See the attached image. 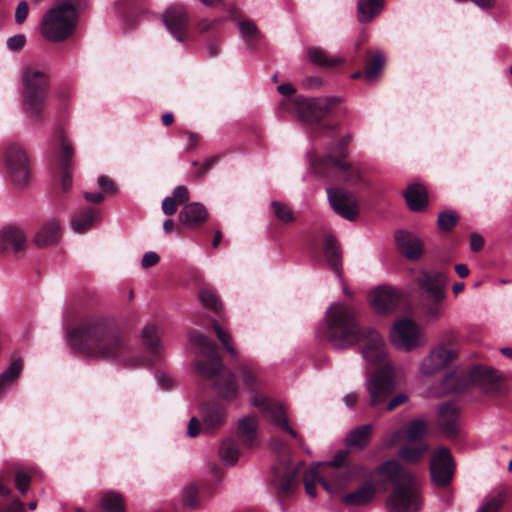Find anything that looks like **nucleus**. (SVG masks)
Returning a JSON list of instances; mask_svg holds the SVG:
<instances>
[{
	"label": "nucleus",
	"instance_id": "4be33fe9",
	"mask_svg": "<svg viewBox=\"0 0 512 512\" xmlns=\"http://www.w3.org/2000/svg\"><path fill=\"white\" fill-rule=\"evenodd\" d=\"M459 412L452 403H446L439 406L438 409V426L441 432L448 438L457 436Z\"/></svg>",
	"mask_w": 512,
	"mask_h": 512
},
{
	"label": "nucleus",
	"instance_id": "864d4df0",
	"mask_svg": "<svg viewBox=\"0 0 512 512\" xmlns=\"http://www.w3.org/2000/svg\"><path fill=\"white\" fill-rule=\"evenodd\" d=\"M458 376L454 373H450L445 376L442 381L443 389L440 392L435 393L436 395L457 392L462 389V387L457 385Z\"/></svg>",
	"mask_w": 512,
	"mask_h": 512
},
{
	"label": "nucleus",
	"instance_id": "393cba45",
	"mask_svg": "<svg viewBox=\"0 0 512 512\" xmlns=\"http://www.w3.org/2000/svg\"><path fill=\"white\" fill-rule=\"evenodd\" d=\"M59 141L60 147L55 151V157L63 170L62 188L63 190H68L72 186V179L68 168L70 167V161L73 157V149L63 132L60 133Z\"/></svg>",
	"mask_w": 512,
	"mask_h": 512
},
{
	"label": "nucleus",
	"instance_id": "a211bd4d",
	"mask_svg": "<svg viewBox=\"0 0 512 512\" xmlns=\"http://www.w3.org/2000/svg\"><path fill=\"white\" fill-rule=\"evenodd\" d=\"M303 463L297 467L291 466L289 462H279L273 468L272 483L280 494H289L295 491L298 486L296 475Z\"/></svg>",
	"mask_w": 512,
	"mask_h": 512
},
{
	"label": "nucleus",
	"instance_id": "79ce46f5",
	"mask_svg": "<svg viewBox=\"0 0 512 512\" xmlns=\"http://www.w3.org/2000/svg\"><path fill=\"white\" fill-rule=\"evenodd\" d=\"M427 432V423L423 419H415L409 423L405 430L406 439L408 442L419 443L423 442L422 438Z\"/></svg>",
	"mask_w": 512,
	"mask_h": 512
},
{
	"label": "nucleus",
	"instance_id": "473e14b6",
	"mask_svg": "<svg viewBox=\"0 0 512 512\" xmlns=\"http://www.w3.org/2000/svg\"><path fill=\"white\" fill-rule=\"evenodd\" d=\"M258 420L254 416H245L238 422L237 433L244 445L252 446L257 439Z\"/></svg>",
	"mask_w": 512,
	"mask_h": 512
},
{
	"label": "nucleus",
	"instance_id": "a18cd8bd",
	"mask_svg": "<svg viewBox=\"0 0 512 512\" xmlns=\"http://www.w3.org/2000/svg\"><path fill=\"white\" fill-rule=\"evenodd\" d=\"M199 298L201 303L215 312L222 309V304L216 292L210 287H202L199 291Z\"/></svg>",
	"mask_w": 512,
	"mask_h": 512
},
{
	"label": "nucleus",
	"instance_id": "37998d69",
	"mask_svg": "<svg viewBox=\"0 0 512 512\" xmlns=\"http://www.w3.org/2000/svg\"><path fill=\"white\" fill-rule=\"evenodd\" d=\"M428 450V445L425 442L416 443L415 447L409 445L404 446L399 451V456L407 462H418L423 454Z\"/></svg>",
	"mask_w": 512,
	"mask_h": 512
},
{
	"label": "nucleus",
	"instance_id": "0e129e2a",
	"mask_svg": "<svg viewBox=\"0 0 512 512\" xmlns=\"http://www.w3.org/2000/svg\"><path fill=\"white\" fill-rule=\"evenodd\" d=\"M25 42V36L22 34H17L7 39V47L10 50H18L25 45Z\"/></svg>",
	"mask_w": 512,
	"mask_h": 512
},
{
	"label": "nucleus",
	"instance_id": "774afa93",
	"mask_svg": "<svg viewBox=\"0 0 512 512\" xmlns=\"http://www.w3.org/2000/svg\"><path fill=\"white\" fill-rule=\"evenodd\" d=\"M0 512H24V506L23 503L20 500H15L13 503L0 510Z\"/></svg>",
	"mask_w": 512,
	"mask_h": 512
},
{
	"label": "nucleus",
	"instance_id": "e2e57ef3",
	"mask_svg": "<svg viewBox=\"0 0 512 512\" xmlns=\"http://www.w3.org/2000/svg\"><path fill=\"white\" fill-rule=\"evenodd\" d=\"M162 211L168 216L173 215L177 211V202L173 197L168 196L163 199Z\"/></svg>",
	"mask_w": 512,
	"mask_h": 512
},
{
	"label": "nucleus",
	"instance_id": "5701e85b",
	"mask_svg": "<svg viewBox=\"0 0 512 512\" xmlns=\"http://www.w3.org/2000/svg\"><path fill=\"white\" fill-rule=\"evenodd\" d=\"M204 431L219 429L226 421L227 408L223 404L212 402L201 407Z\"/></svg>",
	"mask_w": 512,
	"mask_h": 512
},
{
	"label": "nucleus",
	"instance_id": "3c124183",
	"mask_svg": "<svg viewBox=\"0 0 512 512\" xmlns=\"http://www.w3.org/2000/svg\"><path fill=\"white\" fill-rule=\"evenodd\" d=\"M71 96V88L68 85H60L53 91L52 99L56 101L60 109H65Z\"/></svg>",
	"mask_w": 512,
	"mask_h": 512
},
{
	"label": "nucleus",
	"instance_id": "4c0bfd02",
	"mask_svg": "<svg viewBox=\"0 0 512 512\" xmlns=\"http://www.w3.org/2000/svg\"><path fill=\"white\" fill-rule=\"evenodd\" d=\"M309 60L315 65L325 67H335L343 62L340 56H329L318 47H311L307 50Z\"/></svg>",
	"mask_w": 512,
	"mask_h": 512
},
{
	"label": "nucleus",
	"instance_id": "72a5a7b5",
	"mask_svg": "<svg viewBox=\"0 0 512 512\" xmlns=\"http://www.w3.org/2000/svg\"><path fill=\"white\" fill-rule=\"evenodd\" d=\"M385 0H358V20L367 23L383 10Z\"/></svg>",
	"mask_w": 512,
	"mask_h": 512
},
{
	"label": "nucleus",
	"instance_id": "9b49d317",
	"mask_svg": "<svg viewBox=\"0 0 512 512\" xmlns=\"http://www.w3.org/2000/svg\"><path fill=\"white\" fill-rule=\"evenodd\" d=\"M366 473L367 470L362 464L339 469H322L319 470L315 485L320 483L329 494L335 495L346 488L353 479L364 477Z\"/></svg>",
	"mask_w": 512,
	"mask_h": 512
},
{
	"label": "nucleus",
	"instance_id": "6e6552de",
	"mask_svg": "<svg viewBox=\"0 0 512 512\" xmlns=\"http://www.w3.org/2000/svg\"><path fill=\"white\" fill-rule=\"evenodd\" d=\"M7 178L14 187L23 188L30 180V161L27 150L20 143H9L3 150Z\"/></svg>",
	"mask_w": 512,
	"mask_h": 512
},
{
	"label": "nucleus",
	"instance_id": "f3484780",
	"mask_svg": "<svg viewBox=\"0 0 512 512\" xmlns=\"http://www.w3.org/2000/svg\"><path fill=\"white\" fill-rule=\"evenodd\" d=\"M354 464H350L347 462V452L344 450L338 451L333 459L328 462H317L310 466L309 470L305 473L303 482L305 485L306 493L311 496H316L315 491V480L318 478L319 470L322 469H339L345 468L346 466H353Z\"/></svg>",
	"mask_w": 512,
	"mask_h": 512
},
{
	"label": "nucleus",
	"instance_id": "338daca9",
	"mask_svg": "<svg viewBox=\"0 0 512 512\" xmlns=\"http://www.w3.org/2000/svg\"><path fill=\"white\" fill-rule=\"evenodd\" d=\"M483 246V239L478 234H472L470 237V248L472 251H478Z\"/></svg>",
	"mask_w": 512,
	"mask_h": 512
},
{
	"label": "nucleus",
	"instance_id": "8fccbe9b",
	"mask_svg": "<svg viewBox=\"0 0 512 512\" xmlns=\"http://www.w3.org/2000/svg\"><path fill=\"white\" fill-rule=\"evenodd\" d=\"M458 221V214L453 210H445L441 212L437 219V224L441 230H451Z\"/></svg>",
	"mask_w": 512,
	"mask_h": 512
},
{
	"label": "nucleus",
	"instance_id": "b1692460",
	"mask_svg": "<svg viewBox=\"0 0 512 512\" xmlns=\"http://www.w3.org/2000/svg\"><path fill=\"white\" fill-rule=\"evenodd\" d=\"M395 241L409 260H418L423 254V244L419 237L407 231H397Z\"/></svg>",
	"mask_w": 512,
	"mask_h": 512
},
{
	"label": "nucleus",
	"instance_id": "f704fd0d",
	"mask_svg": "<svg viewBox=\"0 0 512 512\" xmlns=\"http://www.w3.org/2000/svg\"><path fill=\"white\" fill-rule=\"evenodd\" d=\"M99 212L94 208H87L84 211L75 214L71 220V226L74 232L83 233L90 229L98 219Z\"/></svg>",
	"mask_w": 512,
	"mask_h": 512
},
{
	"label": "nucleus",
	"instance_id": "f8f14e48",
	"mask_svg": "<svg viewBox=\"0 0 512 512\" xmlns=\"http://www.w3.org/2000/svg\"><path fill=\"white\" fill-rule=\"evenodd\" d=\"M338 100L333 97L302 98L293 103V109L298 116L306 122L319 121L324 118L337 105Z\"/></svg>",
	"mask_w": 512,
	"mask_h": 512
},
{
	"label": "nucleus",
	"instance_id": "0eeeda50",
	"mask_svg": "<svg viewBox=\"0 0 512 512\" xmlns=\"http://www.w3.org/2000/svg\"><path fill=\"white\" fill-rule=\"evenodd\" d=\"M78 24V12L69 1L60 2L49 8L41 17V36L50 42L59 43L70 38Z\"/></svg>",
	"mask_w": 512,
	"mask_h": 512
},
{
	"label": "nucleus",
	"instance_id": "412c9836",
	"mask_svg": "<svg viewBox=\"0 0 512 512\" xmlns=\"http://www.w3.org/2000/svg\"><path fill=\"white\" fill-rule=\"evenodd\" d=\"M370 305L378 313H388L396 308L400 300V293L389 286L374 288L368 296Z\"/></svg>",
	"mask_w": 512,
	"mask_h": 512
},
{
	"label": "nucleus",
	"instance_id": "6ab92c4d",
	"mask_svg": "<svg viewBox=\"0 0 512 512\" xmlns=\"http://www.w3.org/2000/svg\"><path fill=\"white\" fill-rule=\"evenodd\" d=\"M416 282L425 293L422 297H437L439 300H445L447 285L445 273L441 271H424L417 277Z\"/></svg>",
	"mask_w": 512,
	"mask_h": 512
},
{
	"label": "nucleus",
	"instance_id": "09e8293b",
	"mask_svg": "<svg viewBox=\"0 0 512 512\" xmlns=\"http://www.w3.org/2000/svg\"><path fill=\"white\" fill-rule=\"evenodd\" d=\"M271 208H272L274 215L281 222L288 224V223H292L295 221V216H294L293 211L286 204L281 203L279 201H272Z\"/></svg>",
	"mask_w": 512,
	"mask_h": 512
},
{
	"label": "nucleus",
	"instance_id": "a878e982",
	"mask_svg": "<svg viewBox=\"0 0 512 512\" xmlns=\"http://www.w3.org/2000/svg\"><path fill=\"white\" fill-rule=\"evenodd\" d=\"M208 218L206 207L199 202H191L182 207L179 213L180 222L187 228H195Z\"/></svg>",
	"mask_w": 512,
	"mask_h": 512
},
{
	"label": "nucleus",
	"instance_id": "13d9d810",
	"mask_svg": "<svg viewBox=\"0 0 512 512\" xmlns=\"http://www.w3.org/2000/svg\"><path fill=\"white\" fill-rule=\"evenodd\" d=\"M28 13H29V7H28V4L26 1H21L17 7H16V10H15V21L16 23L18 24H21L23 23L27 16H28Z\"/></svg>",
	"mask_w": 512,
	"mask_h": 512
},
{
	"label": "nucleus",
	"instance_id": "e433bc0d",
	"mask_svg": "<svg viewBox=\"0 0 512 512\" xmlns=\"http://www.w3.org/2000/svg\"><path fill=\"white\" fill-rule=\"evenodd\" d=\"M405 199L411 210L418 211L427 205V193L424 186L414 184L407 188Z\"/></svg>",
	"mask_w": 512,
	"mask_h": 512
},
{
	"label": "nucleus",
	"instance_id": "5fc2aeb1",
	"mask_svg": "<svg viewBox=\"0 0 512 512\" xmlns=\"http://www.w3.org/2000/svg\"><path fill=\"white\" fill-rule=\"evenodd\" d=\"M15 485L21 494H25L30 486V476L22 471L17 472L15 476Z\"/></svg>",
	"mask_w": 512,
	"mask_h": 512
},
{
	"label": "nucleus",
	"instance_id": "bf43d9fd",
	"mask_svg": "<svg viewBox=\"0 0 512 512\" xmlns=\"http://www.w3.org/2000/svg\"><path fill=\"white\" fill-rule=\"evenodd\" d=\"M202 429L203 423H201V421L198 418L192 417L188 423L187 435L190 437H196L200 434Z\"/></svg>",
	"mask_w": 512,
	"mask_h": 512
},
{
	"label": "nucleus",
	"instance_id": "9d476101",
	"mask_svg": "<svg viewBox=\"0 0 512 512\" xmlns=\"http://www.w3.org/2000/svg\"><path fill=\"white\" fill-rule=\"evenodd\" d=\"M350 141V136L343 137L336 148L321 160V164L332 169L348 185H357L363 181L361 169L358 165L346 163L341 159L347 155L346 146Z\"/></svg>",
	"mask_w": 512,
	"mask_h": 512
},
{
	"label": "nucleus",
	"instance_id": "aec40b11",
	"mask_svg": "<svg viewBox=\"0 0 512 512\" xmlns=\"http://www.w3.org/2000/svg\"><path fill=\"white\" fill-rule=\"evenodd\" d=\"M467 378L469 383L478 385L486 393L497 395L501 392L498 384L500 376L490 367L474 366L469 370Z\"/></svg>",
	"mask_w": 512,
	"mask_h": 512
},
{
	"label": "nucleus",
	"instance_id": "c03bdc74",
	"mask_svg": "<svg viewBox=\"0 0 512 512\" xmlns=\"http://www.w3.org/2000/svg\"><path fill=\"white\" fill-rule=\"evenodd\" d=\"M241 38L248 44L252 45L260 37V32L256 24L251 20H242L238 23Z\"/></svg>",
	"mask_w": 512,
	"mask_h": 512
},
{
	"label": "nucleus",
	"instance_id": "c9c22d12",
	"mask_svg": "<svg viewBox=\"0 0 512 512\" xmlns=\"http://www.w3.org/2000/svg\"><path fill=\"white\" fill-rule=\"evenodd\" d=\"M444 301L437 297H422L421 310L427 321H437L444 314Z\"/></svg>",
	"mask_w": 512,
	"mask_h": 512
},
{
	"label": "nucleus",
	"instance_id": "ea45409f",
	"mask_svg": "<svg viewBox=\"0 0 512 512\" xmlns=\"http://www.w3.org/2000/svg\"><path fill=\"white\" fill-rule=\"evenodd\" d=\"M219 456L224 465L233 466L239 458L237 443L232 439H225L219 448Z\"/></svg>",
	"mask_w": 512,
	"mask_h": 512
},
{
	"label": "nucleus",
	"instance_id": "58836bf2",
	"mask_svg": "<svg viewBox=\"0 0 512 512\" xmlns=\"http://www.w3.org/2000/svg\"><path fill=\"white\" fill-rule=\"evenodd\" d=\"M371 424H366L351 431L346 437V444L349 447L364 448L370 441Z\"/></svg>",
	"mask_w": 512,
	"mask_h": 512
},
{
	"label": "nucleus",
	"instance_id": "dca6fc26",
	"mask_svg": "<svg viewBox=\"0 0 512 512\" xmlns=\"http://www.w3.org/2000/svg\"><path fill=\"white\" fill-rule=\"evenodd\" d=\"M162 22L170 35L178 42H183L188 34L189 17L186 9L172 5L162 15Z\"/></svg>",
	"mask_w": 512,
	"mask_h": 512
},
{
	"label": "nucleus",
	"instance_id": "603ef678",
	"mask_svg": "<svg viewBox=\"0 0 512 512\" xmlns=\"http://www.w3.org/2000/svg\"><path fill=\"white\" fill-rule=\"evenodd\" d=\"M214 331L227 352L232 357L236 356V350L231 343L232 339L229 332L221 327L217 322H214Z\"/></svg>",
	"mask_w": 512,
	"mask_h": 512
},
{
	"label": "nucleus",
	"instance_id": "c756f323",
	"mask_svg": "<svg viewBox=\"0 0 512 512\" xmlns=\"http://www.w3.org/2000/svg\"><path fill=\"white\" fill-rule=\"evenodd\" d=\"M141 337L143 345L150 354L155 357L162 355L164 347L159 336L158 328L155 325L147 324L142 330Z\"/></svg>",
	"mask_w": 512,
	"mask_h": 512
},
{
	"label": "nucleus",
	"instance_id": "20e7f679",
	"mask_svg": "<svg viewBox=\"0 0 512 512\" xmlns=\"http://www.w3.org/2000/svg\"><path fill=\"white\" fill-rule=\"evenodd\" d=\"M377 473L394 485L386 501L388 512H418L421 507L419 485L416 477L397 461L388 460L377 468Z\"/></svg>",
	"mask_w": 512,
	"mask_h": 512
},
{
	"label": "nucleus",
	"instance_id": "f257e3e1",
	"mask_svg": "<svg viewBox=\"0 0 512 512\" xmlns=\"http://www.w3.org/2000/svg\"><path fill=\"white\" fill-rule=\"evenodd\" d=\"M325 328L319 337L336 349H346L362 343L361 354L368 368L375 371L367 374L365 387L369 394V405L377 407L385 403L395 390V366L389 359L387 347L381 334L357 323L353 310L343 302L331 304L326 310Z\"/></svg>",
	"mask_w": 512,
	"mask_h": 512
},
{
	"label": "nucleus",
	"instance_id": "7ed1b4c3",
	"mask_svg": "<svg viewBox=\"0 0 512 512\" xmlns=\"http://www.w3.org/2000/svg\"><path fill=\"white\" fill-rule=\"evenodd\" d=\"M191 343L197 349L195 370L204 379L212 380L218 396L226 401L238 397L239 385L236 376L222 367V361L215 350L214 344L205 335L193 333Z\"/></svg>",
	"mask_w": 512,
	"mask_h": 512
},
{
	"label": "nucleus",
	"instance_id": "bb28decb",
	"mask_svg": "<svg viewBox=\"0 0 512 512\" xmlns=\"http://www.w3.org/2000/svg\"><path fill=\"white\" fill-rule=\"evenodd\" d=\"M2 250H10L18 254L26 248V236L23 230L16 226H8L1 233Z\"/></svg>",
	"mask_w": 512,
	"mask_h": 512
},
{
	"label": "nucleus",
	"instance_id": "cd10ccee",
	"mask_svg": "<svg viewBox=\"0 0 512 512\" xmlns=\"http://www.w3.org/2000/svg\"><path fill=\"white\" fill-rule=\"evenodd\" d=\"M376 494V487L371 482H366L358 489L346 494L342 502L346 506H363L370 503Z\"/></svg>",
	"mask_w": 512,
	"mask_h": 512
},
{
	"label": "nucleus",
	"instance_id": "69168bd1",
	"mask_svg": "<svg viewBox=\"0 0 512 512\" xmlns=\"http://www.w3.org/2000/svg\"><path fill=\"white\" fill-rule=\"evenodd\" d=\"M159 262V256L153 251L146 252L142 258L141 265L143 268H149Z\"/></svg>",
	"mask_w": 512,
	"mask_h": 512
},
{
	"label": "nucleus",
	"instance_id": "2f4dec72",
	"mask_svg": "<svg viewBox=\"0 0 512 512\" xmlns=\"http://www.w3.org/2000/svg\"><path fill=\"white\" fill-rule=\"evenodd\" d=\"M22 369L23 362L20 358H17L0 374V397L5 395L8 389L17 383Z\"/></svg>",
	"mask_w": 512,
	"mask_h": 512
},
{
	"label": "nucleus",
	"instance_id": "7c9ffc66",
	"mask_svg": "<svg viewBox=\"0 0 512 512\" xmlns=\"http://www.w3.org/2000/svg\"><path fill=\"white\" fill-rule=\"evenodd\" d=\"M324 254L332 270L341 278V251L337 240L332 235L324 237Z\"/></svg>",
	"mask_w": 512,
	"mask_h": 512
},
{
	"label": "nucleus",
	"instance_id": "f03ea898",
	"mask_svg": "<svg viewBox=\"0 0 512 512\" xmlns=\"http://www.w3.org/2000/svg\"><path fill=\"white\" fill-rule=\"evenodd\" d=\"M70 347L93 359H113L126 367L146 366L150 360L135 354L109 323L102 319L81 323L67 334Z\"/></svg>",
	"mask_w": 512,
	"mask_h": 512
},
{
	"label": "nucleus",
	"instance_id": "4468645a",
	"mask_svg": "<svg viewBox=\"0 0 512 512\" xmlns=\"http://www.w3.org/2000/svg\"><path fill=\"white\" fill-rule=\"evenodd\" d=\"M332 209L344 219L354 221L359 215V204L354 194L341 188H327Z\"/></svg>",
	"mask_w": 512,
	"mask_h": 512
},
{
	"label": "nucleus",
	"instance_id": "39448f33",
	"mask_svg": "<svg viewBox=\"0 0 512 512\" xmlns=\"http://www.w3.org/2000/svg\"><path fill=\"white\" fill-rule=\"evenodd\" d=\"M22 106L28 117L39 122L46 111L50 74L46 67L39 64H27L20 72Z\"/></svg>",
	"mask_w": 512,
	"mask_h": 512
},
{
	"label": "nucleus",
	"instance_id": "de8ad7c7",
	"mask_svg": "<svg viewBox=\"0 0 512 512\" xmlns=\"http://www.w3.org/2000/svg\"><path fill=\"white\" fill-rule=\"evenodd\" d=\"M384 60V55L381 52L375 54L372 61L367 65L364 71V78L366 81L373 82L377 79L384 66Z\"/></svg>",
	"mask_w": 512,
	"mask_h": 512
},
{
	"label": "nucleus",
	"instance_id": "052dcab7",
	"mask_svg": "<svg viewBox=\"0 0 512 512\" xmlns=\"http://www.w3.org/2000/svg\"><path fill=\"white\" fill-rule=\"evenodd\" d=\"M176 202L183 203L189 200V191L186 186L179 185L174 188L172 196Z\"/></svg>",
	"mask_w": 512,
	"mask_h": 512
},
{
	"label": "nucleus",
	"instance_id": "680f3d73",
	"mask_svg": "<svg viewBox=\"0 0 512 512\" xmlns=\"http://www.w3.org/2000/svg\"><path fill=\"white\" fill-rule=\"evenodd\" d=\"M408 401V396L405 393H399L392 397L386 404V411H392L399 405H402Z\"/></svg>",
	"mask_w": 512,
	"mask_h": 512
},
{
	"label": "nucleus",
	"instance_id": "1a4fd4ad",
	"mask_svg": "<svg viewBox=\"0 0 512 512\" xmlns=\"http://www.w3.org/2000/svg\"><path fill=\"white\" fill-rule=\"evenodd\" d=\"M389 340L399 350L410 352L428 342L422 328L409 318L396 321L390 329Z\"/></svg>",
	"mask_w": 512,
	"mask_h": 512
},
{
	"label": "nucleus",
	"instance_id": "4d7b16f0",
	"mask_svg": "<svg viewBox=\"0 0 512 512\" xmlns=\"http://www.w3.org/2000/svg\"><path fill=\"white\" fill-rule=\"evenodd\" d=\"M183 503L188 507H195L198 503L195 487H187L183 491Z\"/></svg>",
	"mask_w": 512,
	"mask_h": 512
},
{
	"label": "nucleus",
	"instance_id": "c85d7f7f",
	"mask_svg": "<svg viewBox=\"0 0 512 512\" xmlns=\"http://www.w3.org/2000/svg\"><path fill=\"white\" fill-rule=\"evenodd\" d=\"M60 236V224L56 219L52 218L40 228L34 238V242L38 247H47L55 244Z\"/></svg>",
	"mask_w": 512,
	"mask_h": 512
},
{
	"label": "nucleus",
	"instance_id": "ddd939ff",
	"mask_svg": "<svg viewBox=\"0 0 512 512\" xmlns=\"http://www.w3.org/2000/svg\"><path fill=\"white\" fill-rule=\"evenodd\" d=\"M458 355V351L446 343L431 348L420 363L419 370L424 376H432L446 368Z\"/></svg>",
	"mask_w": 512,
	"mask_h": 512
},
{
	"label": "nucleus",
	"instance_id": "a19ab883",
	"mask_svg": "<svg viewBox=\"0 0 512 512\" xmlns=\"http://www.w3.org/2000/svg\"><path fill=\"white\" fill-rule=\"evenodd\" d=\"M101 506L108 512H125L123 496L114 491H109L102 496Z\"/></svg>",
	"mask_w": 512,
	"mask_h": 512
},
{
	"label": "nucleus",
	"instance_id": "49530a36",
	"mask_svg": "<svg viewBox=\"0 0 512 512\" xmlns=\"http://www.w3.org/2000/svg\"><path fill=\"white\" fill-rule=\"evenodd\" d=\"M505 492L498 490L486 498L484 504L477 512H499L505 500Z\"/></svg>",
	"mask_w": 512,
	"mask_h": 512
},
{
	"label": "nucleus",
	"instance_id": "2eb2a0df",
	"mask_svg": "<svg viewBox=\"0 0 512 512\" xmlns=\"http://www.w3.org/2000/svg\"><path fill=\"white\" fill-rule=\"evenodd\" d=\"M431 479L436 486L448 485L454 475V461L450 451L439 448L430 463Z\"/></svg>",
	"mask_w": 512,
	"mask_h": 512
},
{
	"label": "nucleus",
	"instance_id": "6e6d98bb",
	"mask_svg": "<svg viewBox=\"0 0 512 512\" xmlns=\"http://www.w3.org/2000/svg\"><path fill=\"white\" fill-rule=\"evenodd\" d=\"M221 21V18H215L213 20L202 19L198 22L197 28L200 33H206L208 31L215 30Z\"/></svg>",
	"mask_w": 512,
	"mask_h": 512
},
{
	"label": "nucleus",
	"instance_id": "423d86ee",
	"mask_svg": "<svg viewBox=\"0 0 512 512\" xmlns=\"http://www.w3.org/2000/svg\"><path fill=\"white\" fill-rule=\"evenodd\" d=\"M239 376L243 387L252 391L249 399L250 404L256 407L261 415L272 425L281 431L287 432L291 437L298 439L297 432L289 425L283 405L255 389L259 382L258 373L252 368L243 367L239 372Z\"/></svg>",
	"mask_w": 512,
	"mask_h": 512
}]
</instances>
